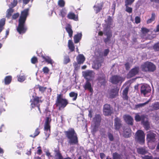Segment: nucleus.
Here are the masks:
<instances>
[{"label": "nucleus", "mask_w": 159, "mask_h": 159, "mask_svg": "<svg viewBox=\"0 0 159 159\" xmlns=\"http://www.w3.org/2000/svg\"><path fill=\"white\" fill-rule=\"evenodd\" d=\"M29 8H26L21 12L18 20V25L16 28L17 31L20 34H25L27 30V28L25 24L27 17L29 15Z\"/></svg>", "instance_id": "f257e3e1"}, {"label": "nucleus", "mask_w": 159, "mask_h": 159, "mask_svg": "<svg viewBox=\"0 0 159 159\" xmlns=\"http://www.w3.org/2000/svg\"><path fill=\"white\" fill-rule=\"evenodd\" d=\"M64 133L68 140V143L70 145H77L78 144L77 135L73 128H70L68 130L64 131Z\"/></svg>", "instance_id": "f03ea898"}, {"label": "nucleus", "mask_w": 159, "mask_h": 159, "mask_svg": "<svg viewBox=\"0 0 159 159\" xmlns=\"http://www.w3.org/2000/svg\"><path fill=\"white\" fill-rule=\"evenodd\" d=\"M63 95L62 93L57 94L55 105L58 108L59 110L64 109L69 103L67 100L63 98Z\"/></svg>", "instance_id": "7ed1b4c3"}, {"label": "nucleus", "mask_w": 159, "mask_h": 159, "mask_svg": "<svg viewBox=\"0 0 159 159\" xmlns=\"http://www.w3.org/2000/svg\"><path fill=\"white\" fill-rule=\"evenodd\" d=\"M52 121L51 116L50 114L49 113L48 115H46L45 120V123L44 126V130L45 131V133L46 135L48 137L51 133V122Z\"/></svg>", "instance_id": "20e7f679"}, {"label": "nucleus", "mask_w": 159, "mask_h": 159, "mask_svg": "<svg viewBox=\"0 0 159 159\" xmlns=\"http://www.w3.org/2000/svg\"><path fill=\"white\" fill-rule=\"evenodd\" d=\"M142 70L144 72H153L156 69V66L151 62L146 61L143 63L141 66Z\"/></svg>", "instance_id": "39448f33"}, {"label": "nucleus", "mask_w": 159, "mask_h": 159, "mask_svg": "<svg viewBox=\"0 0 159 159\" xmlns=\"http://www.w3.org/2000/svg\"><path fill=\"white\" fill-rule=\"evenodd\" d=\"M97 75L96 80L98 81V84L101 86H105L107 83V80L105 73L101 70L97 74Z\"/></svg>", "instance_id": "423d86ee"}, {"label": "nucleus", "mask_w": 159, "mask_h": 159, "mask_svg": "<svg viewBox=\"0 0 159 159\" xmlns=\"http://www.w3.org/2000/svg\"><path fill=\"white\" fill-rule=\"evenodd\" d=\"M42 97H39L36 96L33 99H31L30 100L31 102L30 106L31 109L37 107L38 108V110L40 113H41V111L40 108V104L43 102L42 100Z\"/></svg>", "instance_id": "0eeeda50"}, {"label": "nucleus", "mask_w": 159, "mask_h": 159, "mask_svg": "<svg viewBox=\"0 0 159 159\" xmlns=\"http://www.w3.org/2000/svg\"><path fill=\"white\" fill-rule=\"evenodd\" d=\"M145 136L144 132L141 130H139L135 135V141L140 144H143L145 142Z\"/></svg>", "instance_id": "6e6552de"}, {"label": "nucleus", "mask_w": 159, "mask_h": 159, "mask_svg": "<svg viewBox=\"0 0 159 159\" xmlns=\"http://www.w3.org/2000/svg\"><path fill=\"white\" fill-rule=\"evenodd\" d=\"M124 80L122 77L119 75H115L110 77V81L113 84H117L120 83H121Z\"/></svg>", "instance_id": "1a4fd4ad"}, {"label": "nucleus", "mask_w": 159, "mask_h": 159, "mask_svg": "<svg viewBox=\"0 0 159 159\" xmlns=\"http://www.w3.org/2000/svg\"><path fill=\"white\" fill-rule=\"evenodd\" d=\"M102 120L101 116L100 114H95L94 117L93 118V121L95 124L93 128V130L97 131V129L98 126L100 125Z\"/></svg>", "instance_id": "9d476101"}, {"label": "nucleus", "mask_w": 159, "mask_h": 159, "mask_svg": "<svg viewBox=\"0 0 159 159\" xmlns=\"http://www.w3.org/2000/svg\"><path fill=\"white\" fill-rule=\"evenodd\" d=\"M119 89L117 87L111 89L108 92L109 98L113 99L116 98L119 95Z\"/></svg>", "instance_id": "9b49d317"}, {"label": "nucleus", "mask_w": 159, "mask_h": 159, "mask_svg": "<svg viewBox=\"0 0 159 159\" xmlns=\"http://www.w3.org/2000/svg\"><path fill=\"white\" fill-rule=\"evenodd\" d=\"M140 70L139 66H135L132 68L129 72L127 74V76L129 78H131L138 74Z\"/></svg>", "instance_id": "f8f14e48"}, {"label": "nucleus", "mask_w": 159, "mask_h": 159, "mask_svg": "<svg viewBox=\"0 0 159 159\" xmlns=\"http://www.w3.org/2000/svg\"><path fill=\"white\" fill-rule=\"evenodd\" d=\"M122 124L120 119L116 117L114 119V127L115 129L117 131L119 130L122 127Z\"/></svg>", "instance_id": "ddd939ff"}, {"label": "nucleus", "mask_w": 159, "mask_h": 159, "mask_svg": "<svg viewBox=\"0 0 159 159\" xmlns=\"http://www.w3.org/2000/svg\"><path fill=\"white\" fill-rule=\"evenodd\" d=\"M151 89L150 86L142 85L140 89V93L141 94H143L144 96L149 93H150Z\"/></svg>", "instance_id": "4468645a"}, {"label": "nucleus", "mask_w": 159, "mask_h": 159, "mask_svg": "<svg viewBox=\"0 0 159 159\" xmlns=\"http://www.w3.org/2000/svg\"><path fill=\"white\" fill-rule=\"evenodd\" d=\"M156 134L152 131H149L147 135L148 141L149 142H154L156 140Z\"/></svg>", "instance_id": "2eb2a0df"}, {"label": "nucleus", "mask_w": 159, "mask_h": 159, "mask_svg": "<svg viewBox=\"0 0 159 159\" xmlns=\"http://www.w3.org/2000/svg\"><path fill=\"white\" fill-rule=\"evenodd\" d=\"M123 118L125 122L129 125H133V119L130 115H125L124 116Z\"/></svg>", "instance_id": "dca6fc26"}, {"label": "nucleus", "mask_w": 159, "mask_h": 159, "mask_svg": "<svg viewBox=\"0 0 159 159\" xmlns=\"http://www.w3.org/2000/svg\"><path fill=\"white\" fill-rule=\"evenodd\" d=\"M103 113L104 115L108 116L111 115V110L110 105L107 104H105L103 107Z\"/></svg>", "instance_id": "f3484780"}, {"label": "nucleus", "mask_w": 159, "mask_h": 159, "mask_svg": "<svg viewBox=\"0 0 159 159\" xmlns=\"http://www.w3.org/2000/svg\"><path fill=\"white\" fill-rule=\"evenodd\" d=\"M83 88L85 90H88L90 93H93V89L89 80H87L86 81L84 85L83 86Z\"/></svg>", "instance_id": "a211bd4d"}, {"label": "nucleus", "mask_w": 159, "mask_h": 159, "mask_svg": "<svg viewBox=\"0 0 159 159\" xmlns=\"http://www.w3.org/2000/svg\"><path fill=\"white\" fill-rule=\"evenodd\" d=\"M41 57L44 60L43 61H45L48 64H50L52 65L54 63V61H53L51 57L49 56H45L43 55H42Z\"/></svg>", "instance_id": "6ab92c4d"}, {"label": "nucleus", "mask_w": 159, "mask_h": 159, "mask_svg": "<svg viewBox=\"0 0 159 159\" xmlns=\"http://www.w3.org/2000/svg\"><path fill=\"white\" fill-rule=\"evenodd\" d=\"M129 90V88L127 87L123 91L122 97L124 100L127 101L129 99V97L128 96Z\"/></svg>", "instance_id": "aec40b11"}, {"label": "nucleus", "mask_w": 159, "mask_h": 159, "mask_svg": "<svg viewBox=\"0 0 159 159\" xmlns=\"http://www.w3.org/2000/svg\"><path fill=\"white\" fill-rule=\"evenodd\" d=\"M6 105L5 99V95L3 94H1L0 95V109L2 110L4 109L3 106Z\"/></svg>", "instance_id": "412c9836"}, {"label": "nucleus", "mask_w": 159, "mask_h": 159, "mask_svg": "<svg viewBox=\"0 0 159 159\" xmlns=\"http://www.w3.org/2000/svg\"><path fill=\"white\" fill-rule=\"evenodd\" d=\"M54 159H63V157L59 149H55L54 151Z\"/></svg>", "instance_id": "4be33fe9"}, {"label": "nucleus", "mask_w": 159, "mask_h": 159, "mask_svg": "<svg viewBox=\"0 0 159 159\" xmlns=\"http://www.w3.org/2000/svg\"><path fill=\"white\" fill-rule=\"evenodd\" d=\"M77 63L79 64L83 63L85 61V58L83 54H80L78 55L76 58Z\"/></svg>", "instance_id": "5701e85b"}, {"label": "nucleus", "mask_w": 159, "mask_h": 159, "mask_svg": "<svg viewBox=\"0 0 159 159\" xmlns=\"http://www.w3.org/2000/svg\"><path fill=\"white\" fill-rule=\"evenodd\" d=\"M72 26L70 24H68L65 27L66 32L68 34L69 36L71 38L73 35V31L72 29Z\"/></svg>", "instance_id": "b1692460"}, {"label": "nucleus", "mask_w": 159, "mask_h": 159, "mask_svg": "<svg viewBox=\"0 0 159 159\" xmlns=\"http://www.w3.org/2000/svg\"><path fill=\"white\" fill-rule=\"evenodd\" d=\"M146 117L144 115H142L140 116L138 114H137L135 116V120L136 122H139L140 121H143L145 120Z\"/></svg>", "instance_id": "393cba45"}, {"label": "nucleus", "mask_w": 159, "mask_h": 159, "mask_svg": "<svg viewBox=\"0 0 159 159\" xmlns=\"http://www.w3.org/2000/svg\"><path fill=\"white\" fill-rule=\"evenodd\" d=\"M67 17L70 19L73 20L75 21L78 20V16L72 12H70L67 16Z\"/></svg>", "instance_id": "a878e982"}, {"label": "nucleus", "mask_w": 159, "mask_h": 159, "mask_svg": "<svg viewBox=\"0 0 159 159\" xmlns=\"http://www.w3.org/2000/svg\"><path fill=\"white\" fill-rule=\"evenodd\" d=\"M82 34L81 33H77L75 35L74 38V42L75 43H78L81 39Z\"/></svg>", "instance_id": "bb28decb"}, {"label": "nucleus", "mask_w": 159, "mask_h": 159, "mask_svg": "<svg viewBox=\"0 0 159 159\" xmlns=\"http://www.w3.org/2000/svg\"><path fill=\"white\" fill-rule=\"evenodd\" d=\"M131 129L130 128H127L124 131V136L126 138L130 137L131 136Z\"/></svg>", "instance_id": "cd10ccee"}, {"label": "nucleus", "mask_w": 159, "mask_h": 159, "mask_svg": "<svg viewBox=\"0 0 159 159\" xmlns=\"http://www.w3.org/2000/svg\"><path fill=\"white\" fill-rule=\"evenodd\" d=\"M68 47L71 52L75 51V47L71 40H69L68 42Z\"/></svg>", "instance_id": "c85d7f7f"}, {"label": "nucleus", "mask_w": 159, "mask_h": 159, "mask_svg": "<svg viewBox=\"0 0 159 159\" xmlns=\"http://www.w3.org/2000/svg\"><path fill=\"white\" fill-rule=\"evenodd\" d=\"M149 101L150 100H148L147 101L145 102L142 103H139L137 104V105H135L134 108V110H137L139 108L142 107H143L144 106L148 104V102H149Z\"/></svg>", "instance_id": "c756f323"}, {"label": "nucleus", "mask_w": 159, "mask_h": 159, "mask_svg": "<svg viewBox=\"0 0 159 159\" xmlns=\"http://www.w3.org/2000/svg\"><path fill=\"white\" fill-rule=\"evenodd\" d=\"M102 6L101 4H98L95 5L94 6V10L96 11V13H98L102 9Z\"/></svg>", "instance_id": "7c9ffc66"}, {"label": "nucleus", "mask_w": 159, "mask_h": 159, "mask_svg": "<svg viewBox=\"0 0 159 159\" xmlns=\"http://www.w3.org/2000/svg\"><path fill=\"white\" fill-rule=\"evenodd\" d=\"M12 77L11 75L6 76L4 78V84L6 85H8L11 82Z\"/></svg>", "instance_id": "2f4dec72"}, {"label": "nucleus", "mask_w": 159, "mask_h": 159, "mask_svg": "<svg viewBox=\"0 0 159 159\" xmlns=\"http://www.w3.org/2000/svg\"><path fill=\"white\" fill-rule=\"evenodd\" d=\"M14 11V9L11 8H9L7 11L6 17L9 19L12 15V13Z\"/></svg>", "instance_id": "473e14b6"}, {"label": "nucleus", "mask_w": 159, "mask_h": 159, "mask_svg": "<svg viewBox=\"0 0 159 159\" xmlns=\"http://www.w3.org/2000/svg\"><path fill=\"white\" fill-rule=\"evenodd\" d=\"M17 77L18 81L20 82H23L26 79L25 76L23 74H20L17 75Z\"/></svg>", "instance_id": "72a5a7b5"}, {"label": "nucleus", "mask_w": 159, "mask_h": 159, "mask_svg": "<svg viewBox=\"0 0 159 159\" xmlns=\"http://www.w3.org/2000/svg\"><path fill=\"white\" fill-rule=\"evenodd\" d=\"M5 21L6 19L5 18H2L0 20V33L4 29Z\"/></svg>", "instance_id": "f704fd0d"}, {"label": "nucleus", "mask_w": 159, "mask_h": 159, "mask_svg": "<svg viewBox=\"0 0 159 159\" xmlns=\"http://www.w3.org/2000/svg\"><path fill=\"white\" fill-rule=\"evenodd\" d=\"M83 75L85 77H89L91 78L93 76V72L92 71H87L84 72Z\"/></svg>", "instance_id": "c9c22d12"}, {"label": "nucleus", "mask_w": 159, "mask_h": 159, "mask_svg": "<svg viewBox=\"0 0 159 159\" xmlns=\"http://www.w3.org/2000/svg\"><path fill=\"white\" fill-rule=\"evenodd\" d=\"M78 93H75L74 92H71L69 93V96L73 98L72 100L73 101H75L78 97Z\"/></svg>", "instance_id": "e433bc0d"}, {"label": "nucleus", "mask_w": 159, "mask_h": 159, "mask_svg": "<svg viewBox=\"0 0 159 159\" xmlns=\"http://www.w3.org/2000/svg\"><path fill=\"white\" fill-rule=\"evenodd\" d=\"M143 125L144 129L146 130L149 129L150 128V124L148 120L142 121V122Z\"/></svg>", "instance_id": "4c0bfd02"}, {"label": "nucleus", "mask_w": 159, "mask_h": 159, "mask_svg": "<svg viewBox=\"0 0 159 159\" xmlns=\"http://www.w3.org/2000/svg\"><path fill=\"white\" fill-rule=\"evenodd\" d=\"M137 152L139 153L142 155L146 154L147 152L145 149L143 148H140L137 149Z\"/></svg>", "instance_id": "58836bf2"}, {"label": "nucleus", "mask_w": 159, "mask_h": 159, "mask_svg": "<svg viewBox=\"0 0 159 159\" xmlns=\"http://www.w3.org/2000/svg\"><path fill=\"white\" fill-rule=\"evenodd\" d=\"M155 14L154 13H152L151 18L147 20V24H149L152 23L155 20Z\"/></svg>", "instance_id": "ea45409f"}, {"label": "nucleus", "mask_w": 159, "mask_h": 159, "mask_svg": "<svg viewBox=\"0 0 159 159\" xmlns=\"http://www.w3.org/2000/svg\"><path fill=\"white\" fill-rule=\"evenodd\" d=\"M151 107L153 108L152 110H157L159 109V102H156L152 104Z\"/></svg>", "instance_id": "a19ab883"}, {"label": "nucleus", "mask_w": 159, "mask_h": 159, "mask_svg": "<svg viewBox=\"0 0 159 159\" xmlns=\"http://www.w3.org/2000/svg\"><path fill=\"white\" fill-rule=\"evenodd\" d=\"M102 63V61L101 62L97 61L94 64V68L97 70L98 69L101 67Z\"/></svg>", "instance_id": "79ce46f5"}, {"label": "nucleus", "mask_w": 159, "mask_h": 159, "mask_svg": "<svg viewBox=\"0 0 159 159\" xmlns=\"http://www.w3.org/2000/svg\"><path fill=\"white\" fill-rule=\"evenodd\" d=\"M40 133V131H39V128H36V129L35 130V131L34 133V134L33 135L31 134L30 135V136L34 138L36 136H38Z\"/></svg>", "instance_id": "37998d69"}, {"label": "nucleus", "mask_w": 159, "mask_h": 159, "mask_svg": "<svg viewBox=\"0 0 159 159\" xmlns=\"http://www.w3.org/2000/svg\"><path fill=\"white\" fill-rule=\"evenodd\" d=\"M112 159H121V157L120 155L116 152L113 153Z\"/></svg>", "instance_id": "c03bdc74"}, {"label": "nucleus", "mask_w": 159, "mask_h": 159, "mask_svg": "<svg viewBox=\"0 0 159 159\" xmlns=\"http://www.w3.org/2000/svg\"><path fill=\"white\" fill-rule=\"evenodd\" d=\"M153 48L155 51H159V42L154 44L153 46Z\"/></svg>", "instance_id": "a18cd8bd"}, {"label": "nucleus", "mask_w": 159, "mask_h": 159, "mask_svg": "<svg viewBox=\"0 0 159 159\" xmlns=\"http://www.w3.org/2000/svg\"><path fill=\"white\" fill-rule=\"evenodd\" d=\"M37 86V88L39 89V91L42 93H44L47 89L46 87L42 86L39 85H38Z\"/></svg>", "instance_id": "49530a36"}, {"label": "nucleus", "mask_w": 159, "mask_h": 159, "mask_svg": "<svg viewBox=\"0 0 159 159\" xmlns=\"http://www.w3.org/2000/svg\"><path fill=\"white\" fill-rule=\"evenodd\" d=\"M135 0H125V5H131Z\"/></svg>", "instance_id": "de8ad7c7"}, {"label": "nucleus", "mask_w": 159, "mask_h": 159, "mask_svg": "<svg viewBox=\"0 0 159 159\" xmlns=\"http://www.w3.org/2000/svg\"><path fill=\"white\" fill-rule=\"evenodd\" d=\"M129 5H125V11L127 12L130 13H131L132 12V8L130 7H129Z\"/></svg>", "instance_id": "09e8293b"}, {"label": "nucleus", "mask_w": 159, "mask_h": 159, "mask_svg": "<svg viewBox=\"0 0 159 159\" xmlns=\"http://www.w3.org/2000/svg\"><path fill=\"white\" fill-rule=\"evenodd\" d=\"M66 14V11L65 9H62L61 10L59 15L61 16L62 17H65Z\"/></svg>", "instance_id": "8fccbe9b"}, {"label": "nucleus", "mask_w": 159, "mask_h": 159, "mask_svg": "<svg viewBox=\"0 0 159 159\" xmlns=\"http://www.w3.org/2000/svg\"><path fill=\"white\" fill-rule=\"evenodd\" d=\"M58 5L61 7H63L65 6V2L63 0H59L58 2Z\"/></svg>", "instance_id": "3c124183"}, {"label": "nucleus", "mask_w": 159, "mask_h": 159, "mask_svg": "<svg viewBox=\"0 0 159 159\" xmlns=\"http://www.w3.org/2000/svg\"><path fill=\"white\" fill-rule=\"evenodd\" d=\"M70 61V59L68 56H66L65 57L64 60V63L65 64H67Z\"/></svg>", "instance_id": "603ef678"}, {"label": "nucleus", "mask_w": 159, "mask_h": 159, "mask_svg": "<svg viewBox=\"0 0 159 159\" xmlns=\"http://www.w3.org/2000/svg\"><path fill=\"white\" fill-rule=\"evenodd\" d=\"M42 70L43 73L46 74H48L50 70L48 68L47 66L43 67Z\"/></svg>", "instance_id": "864d4df0"}, {"label": "nucleus", "mask_w": 159, "mask_h": 159, "mask_svg": "<svg viewBox=\"0 0 159 159\" xmlns=\"http://www.w3.org/2000/svg\"><path fill=\"white\" fill-rule=\"evenodd\" d=\"M17 0H13V1L10 4L11 8H12L15 7L16 6L17 4Z\"/></svg>", "instance_id": "5fc2aeb1"}, {"label": "nucleus", "mask_w": 159, "mask_h": 159, "mask_svg": "<svg viewBox=\"0 0 159 159\" xmlns=\"http://www.w3.org/2000/svg\"><path fill=\"white\" fill-rule=\"evenodd\" d=\"M31 62L33 64H35L38 62V59L35 57H33L31 59Z\"/></svg>", "instance_id": "6e6d98bb"}, {"label": "nucleus", "mask_w": 159, "mask_h": 159, "mask_svg": "<svg viewBox=\"0 0 159 159\" xmlns=\"http://www.w3.org/2000/svg\"><path fill=\"white\" fill-rule=\"evenodd\" d=\"M108 136L110 141H113L114 140V138L113 136L111 133H108Z\"/></svg>", "instance_id": "4d7b16f0"}, {"label": "nucleus", "mask_w": 159, "mask_h": 159, "mask_svg": "<svg viewBox=\"0 0 159 159\" xmlns=\"http://www.w3.org/2000/svg\"><path fill=\"white\" fill-rule=\"evenodd\" d=\"M141 31L143 34H145L149 32V30L146 28L142 27L141 28Z\"/></svg>", "instance_id": "13d9d810"}, {"label": "nucleus", "mask_w": 159, "mask_h": 159, "mask_svg": "<svg viewBox=\"0 0 159 159\" xmlns=\"http://www.w3.org/2000/svg\"><path fill=\"white\" fill-rule=\"evenodd\" d=\"M38 150L37 151V153L39 155H41L43 153L41 149V147L40 146H39L37 147Z\"/></svg>", "instance_id": "bf43d9fd"}, {"label": "nucleus", "mask_w": 159, "mask_h": 159, "mask_svg": "<svg viewBox=\"0 0 159 159\" xmlns=\"http://www.w3.org/2000/svg\"><path fill=\"white\" fill-rule=\"evenodd\" d=\"M104 32L105 33V35L107 36L111 37H112V34L111 32H110L109 31L107 32H105V30H104Z\"/></svg>", "instance_id": "052dcab7"}, {"label": "nucleus", "mask_w": 159, "mask_h": 159, "mask_svg": "<svg viewBox=\"0 0 159 159\" xmlns=\"http://www.w3.org/2000/svg\"><path fill=\"white\" fill-rule=\"evenodd\" d=\"M135 23L137 24H138L140 23L141 21L140 18L138 16H137L135 17Z\"/></svg>", "instance_id": "680f3d73"}, {"label": "nucleus", "mask_w": 159, "mask_h": 159, "mask_svg": "<svg viewBox=\"0 0 159 159\" xmlns=\"http://www.w3.org/2000/svg\"><path fill=\"white\" fill-rule=\"evenodd\" d=\"M125 66L126 70H128L130 68L129 63L128 62L126 63L125 64Z\"/></svg>", "instance_id": "e2e57ef3"}, {"label": "nucleus", "mask_w": 159, "mask_h": 159, "mask_svg": "<svg viewBox=\"0 0 159 159\" xmlns=\"http://www.w3.org/2000/svg\"><path fill=\"white\" fill-rule=\"evenodd\" d=\"M19 16V14L18 13H17L13 14L12 16V18L13 19H17Z\"/></svg>", "instance_id": "0e129e2a"}, {"label": "nucleus", "mask_w": 159, "mask_h": 159, "mask_svg": "<svg viewBox=\"0 0 159 159\" xmlns=\"http://www.w3.org/2000/svg\"><path fill=\"white\" fill-rule=\"evenodd\" d=\"M109 52V50L108 49H105L103 52V56H106L108 54Z\"/></svg>", "instance_id": "69168bd1"}, {"label": "nucleus", "mask_w": 159, "mask_h": 159, "mask_svg": "<svg viewBox=\"0 0 159 159\" xmlns=\"http://www.w3.org/2000/svg\"><path fill=\"white\" fill-rule=\"evenodd\" d=\"M142 159H152V156L148 155L142 157Z\"/></svg>", "instance_id": "338daca9"}, {"label": "nucleus", "mask_w": 159, "mask_h": 159, "mask_svg": "<svg viewBox=\"0 0 159 159\" xmlns=\"http://www.w3.org/2000/svg\"><path fill=\"white\" fill-rule=\"evenodd\" d=\"M68 90V89L66 87H64L61 91L62 93H65Z\"/></svg>", "instance_id": "774afa93"}]
</instances>
